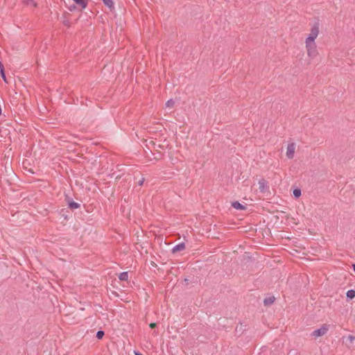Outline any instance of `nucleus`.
Returning <instances> with one entry per match:
<instances>
[{"label":"nucleus","instance_id":"1a4fd4ad","mask_svg":"<svg viewBox=\"0 0 355 355\" xmlns=\"http://www.w3.org/2000/svg\"><path fill=\"white\" fill-rule=\"evenodd\" d=\"M232 207L236 209H244L245 207L238 201L232 202Z\"/></svg>","mask_w":355,"mask_h":355},{"label":"nucleus","instance_id":"20e7f679","mask_svg":"<svg viewBox=\"0 0 355 355\" xmlns=\"http://www.w3.org/2000/svg\"><path fill=\"white\" fill-rule=\"evenodd\" d=\"M295 151V143L288 144L287 146V148H286V157L288 159H293L294 157Z\"/></svg>","mask_w":355,"mask_h":355},{"label":"nucleus","instance_id":"f3484780","mask_svg":"<svg viewBox=\"0 0 355 355\" xmlns=\"http://www.w3.org/2000/svg\"><path fill=\"white\" fill-rule=\"evenodd\" d=\"M0 73H1V78H3L4 82L7 83V79H6V74H5L3 69H1V70H0Z\"/></svg>","mask_w":355,"mask_h":355},{"label":"nucleus","instance_id":"6ab92c4d","mask_svg":"<svg viewBox=\"0 0 355 355\" xmlns=\"http://www.w3.org/2000/svg\"><path fill=\"white\" fill-rule=\"evenodd\" d=\"M26 3L28 6H36V3L34 2L33 0H28Z\"/></svg>","mask_w":355,"mask_h":355},{"label":"nucleus","instance_id":"f03ea898","mask_svg":"<svg viewBox=\"0 0 355 355\" xmlns=\"http://www.w3.org/2000/svg\"><path fill=\"white\" fill-rule=\"evenodd\" d=\"M319 25L314 24L311 28V32L305 40V42H315V40L319 35Z\"/></svg>","mask_w":355,"mask_h":355},{"label":"nucleus","instance_id":"6e6552de","mask_svg":"<svg viewBox=\"0 0 355 355\" xmlns=\"http://www.w3.org/2000/svg\"><path fill=\"white\" fill-rule=\"evenodd\" d=\"M355 340V338L354 336L352 335H349L347 338H346V344L349 346V347H351L354 342Z\"/></svg>","mask_w":355,"mask_h":355},{"label":"nucleus","instance_id":"39448f33","mask_svg":"<svg viewBox=\"0 0 355 355\" xmlns=\"http://www.w3.org/2000/svg\"><path fill=\"white\" fill-rule=\"evenodd\" d=\"M259 187L261 192L266 191V190L268 189V183L265 180H261L259 181Z\"/></svg>","mask_w":355,"mask_h":355},{"label":"nucleus","instance_id":"0eeeda50","mask_svg":"<svg viewBox=\"0 0 355 355\" xmlns=\"http://www.w3.org/2000/svg\"><path fill=\"white\" fill-rule=\"evenodd\" d=\"M77 5L85 9L88 3V0H73Z\"/></svg>","mask_w":355,"mask_h":355},{"label":"nucleus","instance_id":"2eb2a0df","mask_svg":"<svg viewBox=\"0 0 355 355\" xmlns=\"http://www.w3.org/2000/svg\"><path fill=\"white\" fill-rule=\"evenodd\" d=\"M103 3L110 8L114 6L113 0H103Z\"/></svg>","mask_w":355,"mask_h":355},{"label":"nucleus","instance_id":"a211bd4d","mask_svg":"<svg viewBox=\"0 0 355 355\" xmlns=\"http://www.w3.org/2000/svg\"><path fill=\"white\" fill-rule=\"evenodd\" d=\"M104 336V331H98L97 333H96V337L98 338V339H101L103 338V336Z\"/></svg>","mask_w":355,"mask_h":355},{"label":"nucleus","instance_id":"4be33fe9","mask_svg":"<svg viewBox=\"0 0 355 355\" xmlns=\"http://www.w3.org/2000/svg\"><path fill=\"white\" fill-rule=\"evenodd\" d=\"M143 182H144V180H142L139 181V185H142Z\"/></svg>","mask_w":355,"mask_h":355},{"label":"nucleus","instance_id":"4468645a","mask_svg":"<svg viewBox=\"0 0 355 355\" xmlns=\"http://www.w3.org/2000/svg\"><path fill=\"white\" fill-rule=\"evenodd\" d=\"M175 102L173 99H169L165 104L166 108L171 109L173 107Z\"/></svg>","mask_w":355,"mask_h":355},{"label":"nucleus","instance_id":"5701e85b","mask_svg":"<svg viewBox=\"0 0 355 355\" xmlns=\"http://www.w3.org/2000/svg\"><path fill=\"white\" fill-rule=\"evenodd\" d=\"M135 355H142V354H140V353L136 352V353H135Z\"/></svg>","mask_w":355,"mask_h":355},{"label":"nucleus","instance_id":"412c9836","mask_svg":"<svg viewBox=\"0 0 355 355\" xmlns=\"http://www.w3.org/2000/svg\"><path fill=\"white\" fill-rule=\"evenodd\" d=\"M1 69H3V66L1 63V62L0 61V70H1Z\"/></svg>","mask_w":355,"mask_h":355},{"label":"nucleus","instance_id":"9d476101","mask_svg":"<svg viewBox=\"0 0 355 355\" xmlns=\"http://www.w3.org/2000/svg\"><path fill=\"white\" fill-rule=\"evenodd\" d=\"M274 301H275L274 297H269L266 298L263 300V303L265 305L268 306V305L272 304L274 302Z\"/></svg>","mask_w":355,"mask_h":355},{"label":"nucleus","instance_id":"9b49d317","mask_svg":"<svg viewBox=\"0 0 355 355\" xmlns=\"http://www.w3.org/2000/svg\"><path fill=\"white\" fill-rule=\"evenodd\" d=\"M119 278L121 281H126L128 279V272H123L120 273Z\"/></svg>","mask_w":355,"mask_h":355},{"label":"nucleus","instance_id":"dca6fc26","mask_svg":"<svg viewBox=\"0 0 355 355\" xmlns=\"http://www.w3.org/2000/svg\"><path fill=\"white\" fill-rule=\"evenodd\" d=\"M293 193L295 198H299L301 196V190L300 189H295L293 190Z\"/></svg>","mask_w":355,"mask_h":355},{"label":"nucleus","instance_id":"b1692460","mask_svg":"<svg viewBox=\"0 0 355 355\" xmlns=\"http://www.w3.org/2000/svg\"><path fill=\"white\" fill-rule=\"evenodd\" d=\"M353 269H354V271L355 272V264L353 265Z\"/></svg>","mask_w":355,"mask_h":355},{"label":"nucleus","instance_id":"7ed1b4c3","mask_svg":"<svg viewBox=\"0 0 355 355\" xmlns=\"http://www.w3.org/2000/svg\"><path fill=\"white\" fill-rule=\"evenodd\" d=\"M328 329H329V326L327 325V324H323L322 326H321L320 328L314 330L312 332L311 335L314 338H318V337L322 336L324 334H326V333L327 332Z\"/></svg>","mask_w":355,"mask_h":355},{"label":"nucleus","instance_id":"f257e3e1","mask_svg":"<svg viewBox=\"0 0 355 355\" xmlns=\"http://www.w3.org/2000/svg\"><path fill=\"white\" fill-rule=\"evenodd\" d=\"M305 48L309 58L313 59L318 55L315 42H305Z\"/></svg>","mask_w":355,"mask_h":355},{"label":"nucleus","instance_id":"aec40b11","mask_svg":"<svg viewBox=\"0 0 355 355\" xmlns=\"http://www.w3.org/2000/svg\"><path fill=\"white\" fill-rule=\"evenodd\" d=\"M156 327V324H155V323H150V328H154V327Z\"/></svg>","mask_w":355,"mask_h":355},{"label":"nucleus","instance_id":"f8f14e48","mask_svg":"<svg viewBox=\"0 0 355 355\" xmlns=\"http://www.w3.org/2000/svg\"><path fill=\"white\" fill-rule=\"evenodd\" d=\"M347 297L352 300L355 297V290L350 289L346 293Z\"/></svg>","mask_w":355,"mask_h":355},{"label":"nucleus","instance_id":"ddd939ff","mask_svg":"<svg viewBox=\"0 0 355 355\" xmlns=\"http://www.w3.org/2000/svg\"><path fill=\"white\" fill-rule=\"evenodd\" d=\"M80 205L78 202H76L74 201H71L69 202V207L75 209L79 208Z\"/></svg>","mask_w":355,"mask_h":355},{"label":"nucleus","instance_id":"423d86ee","mask_svg":"<svg viewBox=\"0 0 355 355\" xmlns=\"http://www.w3.org/2000/svg\"><path fill=\"white\" fill-rule=\"evenodd\" d=\"M184 248H185V244L184 243H180L173 248L172 252L174 253L176 252L182 251V250H184Z\"/></svg>","mask_w":355,"mask_h":355}]
</instances>
